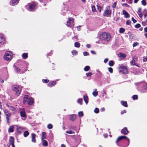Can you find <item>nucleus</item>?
I'll use <instances>...</instances> for the list:
<instances>
[{"instance_id":"1","label":"nucleus","mask_w":147,"mask_h":147,"mask_svg":"<svg viewBox=\"0 0 147 147\" xmlns=\"http://www.w3.org/2000/svg\"><path fill=\"white\" fill-rule=\"evenodd\" d=\"M99 38L102 40L108 41L110 40L111 36L109 34L105 32H103L100 33Z\"/></svg>"},{"instance_id":"2","label":"nucleus","mask_w":147,"mask_h":147,"mask_svg":"<svg viewBox=\"0 0 147 147\" xmlns=\"http://www.w3.org/2000/svg\"><path fill=\"white\" fill-rule=\"evenodd\" d=\"M27 102L28 105H32L34 103V100L32 98H28V96L27 95H25L24 97L23 103H25Z\"/></svg>"},{"instance_id":"3","label":"nucleus","mask_w":147,"mask_h":147,"mask_svg":"<svg viewBox=\"0 0 147 147\" xmlns=\"http://www.w3.org/2000/svg\"><path fill=\"white\" fill-rule=\"evenodd\" d=\"M12 89L16 93V94L17 95L19 96L20 94L21 88L19 85H13L12 86Z\"/></svg>"},{"instance_id":"4","label":"nucleus","mask_w":147,"mask_h":147,"mask_svg":"<svg viewBox=\"0 0 147 147\" xmlns=\"http://www.w3.org/2000/svg\"><path fill=\"white\" fill-rule=\"evenodd\" d=\"M3 58L5 60L7 61H9L11 60L12 58V53L11 52H7L5 53Z\"/></svg>"},{"instance_id":"5","label":"nucleus","mask_w":147,"mask_h":147,"mask_svg":"<svg viewBox=\"0 0 147 147\" xmlns=\"http://www.w3.org/2000/svg\"><path fill=\"white\" fill-rule=\"evenodd\" d=\"M74 19L73 18H69L67 22V25L71 28L73 27L74 25Z\"/></svg>"},{"instance_id":"6","label":"nucleus","mask_w":147,"mask_h":147,"mask_svg":"<svg viewBox=\"0 0 147 147\" xmlns=\"http://www.w3.org/2000/svg\"><path fill=\"white\" fill-rule=\"evenodd\" d=\"M111 11L110 9V7L109 6L107 7L103 13V16H104L108 17L109 16L111 15Z\"/></svg>"},{"instance_id":"7","label":"nucleus","mask_w":147,"mask_h":147,"mask_svg":"<svg viewBox=\"0 0 147 147\" xmlns=\"http://www.w3.org/2000/svg\"><path fill=\"white\" fill-rule=\"evenodd\" d=\"M4 112L6 116V119L7 123H9V118L11 115V113L7 109L5 110Z\"/></svg>"},{"instance_id":"8","label":"nucleus","mask_w":147,"mask_h":147,"mask_svg":"<svg viewBox=\"0 0 147 147\" xmlns=\"http://www.w3.org/2000/svg\"><path fill=\"white\" fill-rule=\"evenodd\" d=\"M28 7V10L30 11H32L34 9L35 5L34 4H28V5L26 6Z\"/></svg>"},{"instance_id":"9","label":"nucleus","mask_w":147,"mask_h":147,"mask_svg":"<svg viewBox=\"0 0 147 147\" xmlns=\"http://www.w3.org/2000/svg\"><path fill=\"white\" fill-rule=\"evenodd\" d=\"M137 60V57H134L133 58V60L131 61L130 63L132 65H136V66L139 67V66H138V64H136L135 63L136 62Z\"/></svg>"},{"instance_id":"10","label":"nucleus","mask_w":147,"mask_h":147,"mask_svg":"<svg viewBox=\"0 0 147 147\" xmlns=\"http://www.w3.org/2000/svg\"><path fill=\"white\" fill-rule=\"evenodd\" d=\"M5 39L3 34H0V43L2 44H4L5 43Z\"/></svg>"},{"instance_id":"11","label":"nucleus","mask_w":147,"mask_h":147,"mask_svg":"<svg viewBox=\"0 0 147 147\" xmlns=\"http://www.w3.org/2000/svg\"><path fill=\"white\" fill-rule=\"evenodd\" d=\"M19 1V0H11L10 4L11 5H15L18 3Z\"/></svg>"},{"instance_id":"12","label":"nucleus","mask_w":147,"mask_h":147,"mask_svg":"<svg viewBox=\"0 0 147 147\" xmlns=\"http://www.w3.org/2000/svg\"><path fill=\"white\" fill-rule=\"evenodd\" d=\"M127 139L129 141V139L127 138V137H126L125 136H120L118 137V139H117V140L116 141V142L117 143L118 142H119V141L121 140L122 139Z\"/></svg>"},{"instance_id":"13","label":"nucleus","mask_w":147,"mask_h":147,"mask_svg":"<svg viewBox=\"0 0 147 147\" xmlns=\"http://www.w3.org/2000/svg\"><path fill=\"white\" fill-rule=\"evenodd\" d=\"M21 116L22 117V119L24 120L26 118V115L25 112L24 111H22L20 112Z\"/></svg>"},{"instance_id":"14","label":"nucleus","mask_w":147,"mask_h":147,"mask_svg":"<svg viewBox=\"0 0 147 147\" xmlns=\"http://www.w3.org/2000/svg\"><path fill=\"white\" fill-rule=\"evenodd\" d=\"M123 70L122 71L124 74H126L128 73V69L125 66H122Z\"/></svg>"},{"instance_id":"15","label":"nucleus","mask_w":147,"mask_h":147,"mask_svg":"<svg viewBox=\"0 0 147 147\" xmlns=\"http://www.w3.org/2000/svg\"><path fill=\"white\" fill-rule=\"evenodd\" d=\"M121 133L125 135H126L128 133V131L127 127H125L121 130Z\"/></svg>"},{"instance_id":"16","label":"nucleus","mask_w":147,"mask_h":147,"mask_svg":"<svg viewBox=\"0 0 147 147\" xmlns=\"http://www.w3.org/2000/svg\"><path fill=\"white\" fill-rule=\"evenodd\" d=\"M123 14L125 15V17L127 18L129 17V15L127 12L125 10H123Z\"/></svg>"},{"instance_id":"17","label":"nucleus","mask_w":147,"mask_h":147,"mask_svg":"<svg viewBox=\"0 0 147 147\" xmlns=\"http://www.w3.org/2000/svg\"><path fill=\"white\" fill-rule=\"evenodd\" d=\"M76 118V116L75 115L73 114L70 115V117L69 118V119L70 120L72 121H74Z\"/></svg>"},{"instance_id":"18","label":"nucleus","mask_w":147,"mask_h":147,"mask_svg":"<svg viewBox=\"0 0 147 147\" xmlns=\"http://www.w3.org/2000/svg\"><path fill=\"white\" fill-rule=\"evenodd\" d=\"M32 141L33 142H35L36 140L35 139L36 135L34 133H32L31 134Z\"/></svg>"},{"instance_id":"19","label":"nucleus","mask_w":147,"mask_h":147,"mask_svg":"<svg viewBox=\"0 0 147 147\" xmlns=\"http://www.w3.org/2000/svg\"><path fill=\"white\" fill-rule=\"evenodd\" d=\"M9 142L11 145L14 144V138L13 137L11 136L10 137Z\"/></svg>"},{"instance_id":"20","label":"nucleus","mask_w":147,"mask_h":147,"mask_svg":"<svg viewBox=\"0 0 147 147\" xmlns=\"http://www.w3.org/2000/svg\"><path fill=\"white\" fill-rule=\"evenodd\" d=\"M46 133L45 132H42V137L41 138L42 140H43L44 139H46Z\"/></svg>"},{"instance_id":"21","label":"nucleus","mask_w":147,"mask_h":147,"mask_svg":"<svg viewBox=\"0 0 147 147\" xmlns=\"http://www.w3.org/2000/svg\"><path fill=\"white\" fill-rule=\"evenodd\" d=\"M14 128L13 126H11L9 127L8 130L9 132L10 133L12 132L13 131Z\"/></svg>"},{"instance_id":"22","label":"nucleus","mask_w":147,"mask_h":147,"mask_svg":"<svg viewBox=\"0 0 147 147\" xmlns=\"http://www.w3.org/2000/svg\"><path fill=\"white\" fill-rule=\"evenodd\" d=\"M88 97L87 96L84 95V99L86 104H87V103H88Z\"/></svg>"},{"instance_id":"23","label":"nucleus","mask_w":147,"mask_h":147,"mask_svg":"<svg viewBox=\"0 0 147 147\" xmlns=\"http://www.w3.org/2000/svg\"><path fill=\"white\" fill-rule=\"evenodd\" d=\"M42 145L44 146H48V143L46 140H42Z\"/></svg>"},{"instance_id":"24","label":"nucleus","mask_w":147,"mask_h":147,"mask_svg":"<svg viewBox=\"0 0 147 147\" xmlns=\"http://www.w3.org/2000/svg\"><path fill=\"white\" fill-rule=\"evenodd\" d=\"M121 104L125 107H127V105L126 101H121Z\"/></svg>"},{"instance_id":"25","label":"nucleus","mask_w":147,"mask_h":147,"mask_svg":"<svg viewBox=\"0 0 147 147\" xmlns=\"http://www.w3.org/2000/svg\"><path fill=\"white\" fill-rule=\"evenodd\" d=\"M125 30L123 28H119V32L120 33H123L125 31Z\"/></svg>"},{"instance_id":"26","label":"nucleus","mask_w":147,"mask_h":147,"mask_svg":"<svg viewBox=\"0 0 147 147\" xmlns=\"http://www.w3.org/2000/svg\"><path fill=\"white\" fill-rule=\"evenodd\" d=\"M119 55L120 57H121L123 58H125L126 57V55L122 53H120L119 54Z\"/></svg>"},{"instance_id":"27","label":"nucleus","mask_w":147,"mask_h":147,"mask_svg":"<svg viewBox=\"0 0 147 147\" xmlns=\"http://www.w3.org/2000/svg\"><path fill=\"white\" fill-rule=\"evenodd\" d=\"M98 94V91L96 90H95L94 91H93L92 92V94H93V95L95 97Z\"/></svg>"},{"instance_id":"28","label":"nucleus","mask_w":147,"mask_h":147,"mask_svg":"<svg viewBox=\"0 0 147 147\" xmlns=\"http://www.w3.org/2000/svg\"><path fill=\"white\" fill-rule=\"evenodd\" d=\"M90 68V67L89 66H86L84 68V70L86 71H88L89 70Z\"/></svg>"},{"instance_id":"29","label":"nucleus","mask_w":147,"mask_h":147,"mask_svg":"<svg viewBox=\"0 0 147 147\" xmlns=\"http://www.w3.org/2000/svg\"><path fill=\"white\" fill-rule=\"evenodd\" d=\"M74 46L76 47L79 48L80 47V45L78 42H76L74 44Z\"/></svg>"},{"instance_id":"30","label":"nucleus","mask_w":147,"mask_h":147,"mask_svg":"<svg viewBox=\"0 0 147 147\" xmlns=\"http://www.w3.org/2000/svg\"><path fill=\"white\" fill-rule=\"evenodd\" d=\"M22 57L23 58L26 59L28 57V54L27 53H24L22 54Z\"/></svg>"},{"instance_id":"31","label":"nucleus","mask_w":147,"mask_h":147,"mask_svg":"<svg viewBox=\"0 0 147 147\" xmlns=\"http://www.w3.org/2000/svg\"><path fill=\"white\" fill-rule=\"evenodd\" d=\"M29 134V133L28 131H26L24 132V137H26L28 136Z\"/></svg>"},{"instance_id":"32","label":"nucleus","mask_w":147,"mask_h":147,"mask_svg":"<svg viewBox=\"0 0 147 147\" xmlns=\"http://www.w3.org/2000/svg\"><path fill=\"white\" fill-rule=\"evenodd\" d=\"M114 63V62L113 61H110L109 62V65L110 66H112Z\"/></svg>"},{"instance_id":"33","label":"nucleus","mask_w":147,"mask_h":147,"mask_svg":"<svg viewBox=\"0 0 147 147\" xmlns=\"http://www.w3.org/2000/svg\"><path fill=\"white\" fill-rule=\"evenodd\" d=\"M7 106L9 107V109L12 111H14L15 110V108L11 106H9L7 105Z\"/></svg>"},{"instance_id":"34","label":"nucleus","mask_w":147,"mask_h":147,"mask_svg":"<svg viewBox=\"0 0 147 147\" xmlns=\"http://www.w3.org/2000/svg\"><path fill=\"white\" fill-rule=\"evenodd\" d=\"M92 9V11L93 12H96V10L95 8V6L93 5H92L91 6Z\"/></svg>"},{"instance_id":"35","label":"nucleus","mask_w":147,"mask_h":147,"mask_svg":"<svg viewBox=\"0 0 147 147\" xmlns=\"http://www.w3.org/2000/svg\"><path fill=\"white\" fill-rule=\"evenodd\" d=\"M94 112L96 113H98L99 112V109L98 108H96L94 110Z\"/></svg>"},{"instance_id":"36","label":"nucleus","mask_w":147,"mask_h":147,"mask_svg":"<svg viewBox=\"0 0 147 147\" xmlns=\"http://www.w3.org/2000/svg\"><path fill=\"white\" fill-rule=\"evenodd\" d=\"M142 4L144 6H145L146 5V3L145 0H142L141 1Z\"/></svg>"},{"instance_id":"37","label":"nucleus","mask_w":147,"mask_h":147,"mask_svg":"<svg viewBox=\"0 0 147 147\" xmlns=\"http://www.w3.org/2000/svg\"><path fill=\"white\" fill-rule=\"evenodd\" d=\"M78 115L80 117H82L83 115V112L82 111H80L78 113Z\"/></svg>"},{"instance_id":"38","label":"nucleus","mask_w":147,"mask_h":147,"mask_svg":"<svg viewBox=\"0 0 147 147\" xmlns=\"http://www.w3.org/2000/svg\"><path fill=\"white\" fill-rule=\"evenodd\" d=\"M47 127L49 129H50L53 128V126L51 124H49L47 125Z\"/></svg>"},{"instance_id":"39","label":"nucleus","mask_w":147,"mask_h":147,"mask_svg":"<svg viewBox=\"0 0 147 147\" xmlns=\"http://www.w3.org/2000/svg\"><path fill=\"white\" fill-rule=\"evenodd\" d=\"M141 25L139 24H137L135 25V27L136 28H138L140 27Z\"/></svg>"},{"instance_id":"40","label":"nucleus","mask_w":147,"mask_h":147,"mask_svg":"<svg viewBox=\"0 0 147 147\" xmlns=\"http://www.w3.org/2000/svg\"><path fill=\"white\" fill-rule=\"evenodd\" d=\"M20 69L17 67H15V70L17 72H19L20 71Z\"/></svg>"},{"instance_id":"41","label":"nucleus","mask_w":147,"mask_h":147,"mask_svg":"<svg viewBox=\"0 0 147 147\" xmlns=\"http://www.w3.org/2000/svg\"><path fill=\"white\" fill-rule=\"evenodd\" d=\"M82 99H79L77 100V102L80 103V105H82Z\"/></svg>"},{"instance_id":"42","label":"nucleus","mask_w":147,"mask_h":147,"mask_svg":"<svg viewBox=\"0 0 147 147\" xmlns=\"http://www.w3.org/2000/svg\"><path fill=\"white\" fill-rule=\"evenodd\" d=\"M72 53L73 55H74L77 54V52L76 51L74 50L72 51Z\"/></svg>"},{"instance_id":"43","label":"nucleus","mask_w":147,"mask_h":147,"mask_svg":"<svg viewBox=\"0 0 147 147\" xmlns=\"http://www.w3.org/2000/svg\"><path fill=\"white\" fill-rule=\"evenodd\" d=\"M66 133L67 134H74V132L70 130L69 131H66Z\"/></svg>"},{"instance_id":"44","label":"nucleus","mask_w":147,"mask_h":147,"mask_svg":"<svg viewBox=\"0 0 147 147\" xmlns=\"http://www.w3.org/2000/svg\"><path fill=\"white\" fill-rule=\"evenodd\" d=\"M86 75L87 77L90 76L92 75V73L91 72H89L86 73Z\"/></svg>"},{"instance_id":"45","label":"nucleus","mask_w":147,"mask_h":147,"mask_svg":"<svg viewBox=\"0 0 147 147\" xmlns=\"http://www.w3.org/2000/svg\"><path fill=\"white\" fill-rule=\"evenodd\" d=\"M132 98H133V99L134 100H135V99H137V98H138V97L137 95H134L133 96Z\"/></svg>"},{"instance_id":"46","label":"nucleus","mask_w":147,"mask_h":147,"mask_svg":"<svg viewBox=\"0 0 147 147\" xmlns=\"http://www.w3.org/2000/svg\"><path fill=\"white\" fill-rule=\"evenodd\" d=\"M138 42H135L133 43V47H134L136 46H137L138 45Z\"/></svg>"},{"instance_id":"47","label":"nucleus","mask_w":147,"mask_h":147,"mask_svg":"<svg viewBox=\"0 0 147 147\" xmlns=\"http://www.w3.org/2000/svg\"><path fill=\"white\" fill-rule=\"evenodd\" d=\"M131 22L129 20H127L126 23V24L127 25H130L131 24Z\"/></svg>"},{"instance_id":"48","label":"nucleus","mask_w":147,"mask_h":147,"mask_svg":"<svg viewBox=\"0 0 147 147\" xmlns=\"http://www.w3.org/2000/svg\"><path fill=\"white\" fill-rule=\"evenodd\" d=\"M108 70L109 72L111 73H112L113 72V69L111 67H109L108 68Z\"/></svg>"},{"instance_id":"49","label":"nucleus","mask_w":147,"mask_h":147,"mask_svg":"<svg viewBox=\"0 0 147 147\" xmlns=\"http://www.w3.org/2000/svg\"><path fill=\"white\" fill-rule=\"evenodd\" d=\"M42 82H43L47 83L49 82V80L47 79H43Z\"/></svg>"},{"instance_id":"50","label":"nucleus","mask_w":147,"mask_h":147,"mask_svg":"<svg viewBox=\"0 0 147 147\" xmlns=\"http://www.w3.org/2000/svg\"><path fill=\"white\" fill-rule=\"evenodd\" d=\"M83 55L84 56H87L89 55V53L87 52H83Z\"/></svg>"},{"instance_id":"51","label":"nucleus","mask_w":147,"mask_h":147,"mask_svg":"<svg viewBox=\"0 0 147 147\" xmlns=\"http://www.w3.org/2000/svg\"><path fill=\"white\" fill-rule=\"evenodd\" d=\"M132 20L134 23H135L137 22L136 20H135L133 17L132 18Z\"/></svg>"},{"instance_id":"52","label":"nucleus","mask_w":147,"mask_h":147,"mask_svg":"<svg viewBox=\"0 0 147 147\" xmlns=\"http://www.w3.org/2000/svg\"><path fill=\"white\" fill-rule=\"evenodd\" d=\"M143 58V60L144 61L146 62L147 61V57H144Z\"/></svg>"},{"instance_id":"53","label":"nucleus","mask_w":147,"mask_h":147,"mask_svg":"<svg viewBox=\"0 0 147 147\" xmlns=\"http://www.w3.org/2000/svg\"><path fill=\"white\" fill-rule=\"evenodd\" d=\"M48 85L49 86H53V84H52L51 82H49L48 84Z\"/></svg>"},{"instance_id":"54","label":"nucleus","mask_w":147,"mask_h":147,"mask_svg":"<svg viewBox=\"0 0 147 147\" xmlns=\"http://www.w3.org/2000/svg\"><path fill=\"white\" fill-rule=\"evenodd\" d=\"M126 112V111L125 110H123L121 112V115L123 114L124 113H125Z\"/></svg>"},{"instance_id":"55","label":"nucleus","mask_w":147,"mask_h":147,"mask_svg":"<svg viewBox=\"0 0 147 147\" xmlns=\"http://www.w3.org/2000/svg\"><path fill=\"white\" fill-rule=\"evenodd\" d=\"M97 7H98V10L100 12L101 11V9H102L101 7H100L98 6H97Z\"/></svg>"},{"instance_id":"56","label":"nucleus","mask_w":147,"mask_h":147,"mask_svg":"<svg viewBox=\"0 0 147 147\" xmlns=\"http://www.w3.org/2000/svg\"><path fill=\"white\" fill-rule=\"evenodd\" d=\"M123 5L127 7H129V5H128L127 3H125L123 4Z\"/></svg>"},{"instance_id":"57","label":"nucleus","mask_w":147,"mask_h":147,"mask_svg":"<svg viewBox=\"0 0 147 147\" xmlns=\"http://www.w3.org/2000/svg\"><path fill=\"white\" fill-rule=\"evenodd\" d=\"M142 25L144 26H145L146 25V23L144 22H142Z\"/></svg>"},{"instance_id":"58","label":"nucleus","mask_w":147,"mask_h":147,"mask_svg":"<svg viewBox=\"0 0 147 147\" xmlns=\"http://www.w3.org/2000/svg\"><path fill=\"white\" fill-rule=\"evenodd\" d=\"M116 3L115 2L112 6V7L113 8H115L116 6Z\"/></svg>"},{"instance_id":"59","label":"nucleus","mask_w":147,"mask_h":147,"mask_svg":"<svg viewBox=\"0 0 147 147\" xmlns=\"http://www.w3.org/2000/svg\"><path fill=\"white\" fill-rule=\"evenodd\" d=\"M138 15L139 17L140 18H142V17L143 15L142 13H139V14H138Z\"/></svg>"},{"instance_id":"60","label":"nucleus","mask_w":147,"mask_h":147,"mask_svg":"<svg viewBox=\"0 0 147 147\" xmlns=\"http://www.w3.org/2000/svg\"><path fill=\"white\" fill-rule=\"evenodd\" d=\"M108 59H106L104 60V62L105 63H106L108 61Z\"/></svg>"},{"instance_id":"61","label":"nucleus","mask_w":147,"mask_h":147,"mask_svg":"<svg viewBox=\"0 0 147 147\" xmlns=\"http://www.w3.org/2000/svg\"><path fill=\"white\" fill-rule=\"evenodd\" d=\"M17 129L18 130L19 129H21L22 130V127H17Z\"/></svg>"},{"instance_id":"62","label":"nucleus","mask_w":147,"mask_h":147,"mask_svg":"<svg viewBox=\"0 0 147 147\" xmlns=\"http://www.w3.org/2000/svg\"><path fill=\"white\" fill-rule=\"evenodd\" d=\"M91 52L93 54H96V53L93 51H91Z\"/></svg>"},{"instance_id":"63","label":"nucleus","mask_w":147,"mask_h":147,"mask_svg":"<svg viewBox=\"0 0 147 147\" xmlns=\"http://www.w3.org/2000/svg\"><path fill=\"white\" fill-rule=\"evenodd\" d=\"M145 86H144V88L146 89H147V84H145Z\"/></svg>"},{"instance_id":"64","label":"nucleus","mask_w":147,"mask_h":147,"mask_svg":"<svg viewBox=\"0 0 147 147\" xmlns=\"http://www.w3.org/2000/svg\"><path fill=\"white\" fill-rule=\"evenodd\" d=\"M145 32H147V26L144 28Z\"/></svg>"}]
</instances>
